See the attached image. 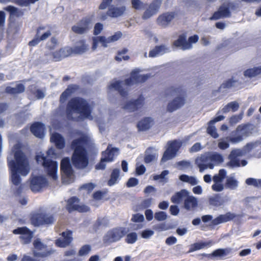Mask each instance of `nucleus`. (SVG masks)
<instances>
[{
	"instance_id": "obj_1",
	"label": "nucleus",
	"mask_w": 261,
	"mask_h": 261,
	"mask_svg": "<svg viewBox=\"0 0 261 261\" xmlns=\"http://www.w3.org/2000/svg\"><path fill=\"white\" fill-rule=\"evenodd\" d=\"M21 144L16 143L12 148L14 160L8 158V165L11 170V191L16 194L21 193L23 186L19 175L27 176L30 172V166L28 159L20 149Z\"/></svg>"
},
{
	"instance_id": "obj_2",
	"label": "nucleus",
	"mask_w": 261,
	"mask_h": 261,
	"mask_svg": "<svg viewBox=\"0 0 261 261\" xmlns=\"http://www.w3.org/2000/svg\"><path fill=\"white\" fill-rule=\"evenodd\" d=\"M88 141V137L82 134L79 138L74 139L71 143V148L74 150L72 155L73 166L80 169H85L89 164V159L85 148Z\"/></svg>"
},
{
	"instance_id": "obj_3",
	"label": "nucleus",
	"mask_w": 261,
	"mask_h": 261,
	"mask_svg": "<svg viewBox=\"0 0 261 261\" xmlns=\"http://www.w3.org/2000/svg\"><path fill=\"white\" fill-rule=\"evenodd\" d=\"M91 108L87 102L82 98H72L68 102L67 116L69 119L76 121H80L84 118L91 119Z\"/></svg>"
},
{
	"instance_id": "obj_4",
	"label": "nucleus",
	"mask_w": 261,
	"mask_h": 261,
	"mask_svg": "<svg viewBox=\"0 0 261 261\" xmlns=\"http://www.w3.org/2000/svg\"><path fill=\"white\" fill-rule=\"evenodd\" d=\"M139 69H134L130 73V77L124 81H116L112 83L109 86L110 89L118 91L122 96H125L128 90V87L135 84L145 82L150 77V74H141Z\"/></svg>"
},
{
	"instance_id": "obj_5",
	"label": "nucleus",
	"mask_w": 261,
	"mask_h": 261,
	"mask_svg": "<svg viewBox=\"0 0 261 261\" xmlns=\"http://www.w3.org/2000/svg\"><path fill=\"white\" fill-rule=\"evenodd\" d=\"M56 156L55 150L52 148L48 150L46 155L40 152L36 156L37 163L43 166L48 174L54 180L57 178V164L56 162L51 161L50 158H56Z\"/></svg>"
},
{
	"instance_id": "obj_6",
	"label": "nucleus",
	"mask_w": 261,
	"mask_h": 261,
	"mask_svg": "<svg viewBox=\"0 0 261 261\" xmlns=\"http://www.w3.org/2000/svg\"><path fill=\"white\" fill-rule=\"evenodd\" d=\"M94 18V14H90L84 17L72 27V31L78 34H83L87 33L92 27Z\"/></svg>"
},
{
	"instance_id": "obj_7",
	"label": "nucleus",
	"mask_w": 261,
	"mask_h": 261,
	"mask_svg": "<svg viewBox=\"0 0 261 261\" xmlns=\"http://www.w3.org/2000/svg\"><path fill=\"white\" fill-rule=\"evenodd\" d=\"M182 144V141L179 140L168 142L167 147L163 154L161 163H164L175 158Z\"/></svg>"
},
{
	"instance_id": "obj_8",
	"label": "nucleus",
	"mask_w": 261,
	"mask_h": 261,
	"mask_svg": "<svg viewBox=\"0 0 261 261\" xmlns=\"http://www.w3.org/2000/svg\"><path fill=\"white\" fill-rule=\"evenodd\" d=\"M61 169L62 172V182L69 184L73 181V171L68 158H64L61 163Z\"/></svg>"
},
{
	"instance_id": "obj_9",
	"label": "nucleus",
	"mask_w": 261,
	"mask_h": 261,
	"mask_svg": "<svg viewBox=\"0 0 261 261\" xmlns=\"http://www.w3.org/2000/svg\"><path fill=\"white\" fill-rule=\"evenodd\" d=\"M125 228L123 227H116L109 231L103 237V242L110 244L119 241L125 234Z\"/></svg>"
},
{
	"instance_id": "obj_10",
	"label": "nucleus",
	"mask_w": 261,
	"mask_h": 261,
	"mask_svg": "<svg viewBox=\"0 0 261 261\" xmlns=\"http://www.w3.org/2000/svg\"><path fill=\"white\" fill-rule=\"evenodd\" d=\"M55 218L50 213L42 212L35 215L32 218V223L36 226L50 224L54 222Z\"/></svg>"
},
{
	"instance_id": "obj_11",
	"label": "nucleus",
	"mask_w": 261,
	"mask_h": 261,
	"mask_svg": "<svg viewBox=\"0 0 261 261\" xmlns=\"http://www.w3.org/2000/svg\"><path fill=\"white\" fill-rule=\"evenodd\" d=\"M195 163L198 167L200 172H203L207 168L213 169L214 167V164L211 162L209 152L204 153L197 156Z\"/></svg>"
},
{
	"instance_id": "obj_12",
	"label": "nucleus",
	"mask_w": 261,
	"mask_h": 261,
	"mask_svg": "<svg viewBox=\"0 0 261 261\" xmlns=\"http://www.w3.org/2000/svg\"><path fill=\"white\" fill-rule=\"evenodd\" d=\"M144 97L140 96L136 100H127L121 105V108L129 112H134L144 106Z\"/></svg>"
},
{
	"instance_id": "obj_13",
	"label": "nucleus",
	"mask_w": 261,
	"mask_h": 261,
	"mask_svg": "<svg viewBox=\"0 0 261 261\" xmlns=\"http://www.w3.org/2000/svg\"><path fill=\"white\" fill-rule=\"evenodd\" d=\"M67 208L69 212L77 211L83 213L88 212L90 210L88 206L81 204L79 199L75 197H73L68 200Z\"/></svg>"
},
{
	"instance_id": "obj_14",
	"label": "nucleus",
	"mask_w": 261,
	"mask_h": 261,
	"mask_svg": "<svg viewBox=\"0 0 261 261\" xmlns=\"http://www.w3.org/2000/svg\"><path fill=\"white\" fill-rule=\"evenodd\" d=\"M126 8L124 5H112L108 9L107 15L101 16L102 20H106L107 16L112 18H117L121 17L125 13Z\"/></svg>"
},
{
	"instance_id": "obj_15",
	"label": "nucleus",
	"mask_w": 261,
	"mask_h": 261,
	"mask_svg": "<svg viewBox=\"0 0 261 261\" xmlns=\"http://www.w3.org/2000/svg\"><path fill=\"white\" fill-rule=\"evenodd\" d=\"M162 0H153L146 7L143 15V19H147L156 14L161 6Z\"/></svg>"
},
{
	"instance_id": "obj_16",
	"label": "nucleus",
	"mask_w": 261,
	"mask_h": 261,
	"mask_svg": "<svg viewBox=\"0 0 261 261\" xmlns=\"http://www.w3.org/2000/svg\"><path fill=\"white\" fill-rule=\"evenodd\" d=\"M51 34L49 29L44 27H40L37 30L35 38L30 41L29 44L31 46H35L40 41L47 39L51 36Z\"/></svg>"
},
{
	"instance_id": "obj_17",
	"label": "nucleus",
	"mask_w": 261,
	"mask_h": 261,
	"mask_svg": "<svg viewBox=\"0 0 261 261\" xmlns=\"http://www.w3.org/2000/svg\"><path fill=\"white\" fill-rule=\"evenodd\" d=\"M46 185V179L43 176H32L31 179L30 188L33 192H39Z\"/></svg>"
},
{
	"instance_id": "obj_18",
	"label": "nucleus",
	"mask_w": 261,
	"mask_h": 261,
	"mask_svg": "<svg viewBox=\"0 0 261 261\" xmlns=\"http://www.w3.org/2000/svg\"><path fill=\"white\" fill-rule=\"evenodd\" d=\"M15 234H20L21 242L23 244L30 243L33 237V233L25 227H18L13 231Z\"/></svg>"
},
{
	"instance_id": "obj_19",
	"label": "nucleus",
	"mask_w": 261,
	"mask_h": 261,
	"mask_svg": "<svg viewBox=\"0 0 261 261\" xmlns=\"http://www.w3.org/2000/svg\"><path fill=\"white\" fill-rule=\"evenodd\" d=\"M185 103V99L182 96H176L169 100L166 106V111L172 113L180 108Z\"/></svg>"
},
{
	"instance_id": "obj_20",
	"label": "nucleus",
	"mask_w": 261,
	"mask_h": 261,
	"mask_svg": "<svg viewBox=\"0 0 261 261\" xmlns=\"http://www.w3.org/2000/svg\"><path fill=\"white\" fill-rule=\"evenodd\" d=\"M72 241V232L67 231L62 233L61 237L56 241V244L58 247L64 248L69 245Z\"/></svg>"
},
{
	"instance_id": "obj_21",
	"label": "nucleus",
	"mask_w": 261,
	"mask_h": 261,
	"mask_svg": "<svg viewBox=\"0 0 261 261\" xmlns=\"http://www.w3.org/2000/svg\"><path fill=\"white\" fill-rule=\"evenodd\" d=\"M230 15L228 6L225 4L221 6L218 10L214 13L213 16L210 18V20H216L223 18L229 17Z\"/></svg>"
},
{
	"instance_id": "obj_22",
	"label": "nucleus",
	"mask_w": 261,
	"mask_h": 261,
	"mask_svg": "<svg viewBox=\"0 0 261 261\" xmlns=\"http://www.w3.org/2000/svg\"><path fill=\"white\" fill-rule=\"evenodd\" d=\"M173 12H167L160 15L157 20V23L163 28L167 27L175 17Z\"/></svg>"
},
{
	"instance_id": "obj_23",
	"label": "nucleus",
	"mask_w": 261,
	"mask_h": 261,
	"mask_svg": "<svg viewBox=\"0 0 261 261\" xmlns=\"http://www.w3.org/2000/svg\"><path fill=\"white\" fill-rule=\"evenodd\" d=\"M244 154H245V153L243 150H240L239 149L232 150L229 155V159L230 160V161L228 163V165L232 167H239L240 166V164L239 160L237 159V157L241 156Z\"/></svg>"
},
{
	"instance_id": "obj_24",
	"label": "nucleus",
	"mask_w": 261,
	"mask_h": 261,
	"mask_svg": "<svg viewBox=\"0 0 261 261\" xmlns=\"http://www.w3.org/2000/svg\"><path fill=\"white\" fill-rule=\"evenodd\" d=\"M33 245L35 249L34 252L35 256L45 257L50 254V253L45 252H37L38 251H43L45 250L46 247V245L43 244L39 239H37L34 241Z\"/></svg>"
},
{
	"instance_id": "obj_25",
	"label": "nucleus",
	"mask_w": 261,
	"mask_h": 261,
	"mask_svg": "<svg viewBox=\"0 0 261 261\" xmlns=\"http://www.w3.org/2000/svg\"><path fill=\"white\" fill-rule=\"evenodd\" d=\"M186 36L185 34L180 35L178 38L173 42L174 45L176 47H180L182 50L192 48V45L186 41Z\"/></svg>"
},
{
	"instance_id": "obj_26",
	"label": "nucleus",
	"mask_w": 261,
	"mask_h": 261,
	"mask_svg": "<svg viewBox=\"0 0 261 261\" xmlns=\"http://www.w3.org/2000/svg\"><path fill=\"white\" fill-rule=\"evenodd\" d=\"M52 128H50V132ZM50 141L54 142L59 149H62L65 146V141L63 137L59 134L50 132Z\"/></svg>"
},
{
	"instance_id": "obj_27",
	"label": "nucleus",
	"mask_w": 261,
	"mask_h": 261,
	"mask_svg": "<svg viewBox=\"0 0 261 261\" xmlns=\"http://www.w3.org/2000/svg\"><path fill=\"white\" fill-rule=\"evenodd\" d=\"M252 130L253 126L251 124L240 125L236 128V133L245 138L252 134Z\"/></svg>"
},
{
	"instance_id": "obj_28",
	"label": "nucleus",
	"mask_w": 261,
	"mask_h": 261,
	"mask_svg": "<svg viewBox=\"0 0 261 261\" xmlns=\"http://www.w3.org/2000/svg\"><path fill=\"white\" fill-rule=\"evenodd\" d=\"M197 198L189 194L184 200V207L188 211H192L197 206Z\"/></svg>"
},
{
	"instance_id": "obj_29",
	"label": "nucleus",
	"mask_w": 261,
	"mask_h": 261,
	"mask_svg": "<svg viewBox=\"0 0 261 261\" xmlns=\"http://www.w3.org/2000/svg\"><path fill=\"white\" fill-rule=\"evenodd\" d=\"M44 126L39 122L33 124L31 127V131L36 137L42 138L44 136Z\"/></svg>"
},
{
	"instance_id": "obj_30",
	"label": "nucleus",
	"mask_w": 261,
	"mask_h": 261,
	"mask_svg": "<svg viewBox=\"0 0 261 261\" xmlns=\"http://www.w3.org/2000/svg\"><path fill=\"white\" fill-rule=\"evenodd\" d=\"M153 124V121L149 117L145 118L140 121L137 125L139 130L145 131L149 129Z\"/></svg>"
},
{
	"instance_id": "obj_31",
	"label": "nucleus",
	"mask_w": 261,
	"mask_h": 261,
	"mask_svg": "<svg viewBox=\"0 0 261 261\" xmlns=\"http://www.w3.org/2000/svg\"><path fill=\"white\" fill-rule=\"evenodd\" d=\"M118 149L117 148H111L110 146H108L106 150L103 152L102 157L105 158L108 162L113 161L114 156L118 153Z\"/></svg>"
},
{
	"instance_id": "obj_32",
	"label": "nucleus",
	"mask_w": 261,
	"mask_h": 261,
	"mask_svg": "<svg viewBox=\"0 0 261 261\" xmlns=\"http://www.w3.org/2000/svg\"><path fill=\"white\" fill-rule=\"evenodd\" d=\"M78 89L79 87L76 85H72L69 86L68 88L61 94L60 96V101L61 102H65L68 97Z\"/></svg>"
},
{
	"instance_id": "obj_33",
	"label": "nucleus",
	"mask_w": 261,
	"mask_h": 261,
	"mask_svg": "<svg viewBox=\"0 0 261 261\" xmlns=\"http://www.w3.org/2000/svg\"><path fill=\"white\" fill-rule=\"evenodd\" d=\"M189 194V192L187 190H182L173 195L171 200L173 203H179L182 199H185Z\"/></svg>"
},
{
	"instance_id": "obj_34",
	"label": "nucleus",
	"mask_w": 261,
	"mask_h": 261,
	"mask_svg": "<svg viewBox=\"0 0 261 261\" xmlns=\"http://www.w3.org/2000/svg\"><path fill=\"white\" fill-rule=\"evenodd\" d=\"M240 107V104L237 101H231L225 106L221 110L223 113H226L230 111L233 112L238 111Z\"/></svg>"
},
{
	"instance_id": "obj_35",
	"label": "nucleus",
	"mask_w": 261,
	"mask_h": 261,
	"mask_svg": "<svg viewBox=\"0 0 261 261\" xmlns=\"http://www.w3.org/2000/svg\"><path fill=\"white\" fill-rule=\"evenodd\" d=\"M88 49V45L84 41L81 40L78 42L74 47V54H82L86 52Z\"/></svg>"
},
{
	"instance_id": "obj_36",
	"label": "nucleus",
	"mask_w": 261,
	"mask_h": 261,
	"mask_svg": "<svg viewBox=\"0 0 261 261\" xmlns=\"http://www.w3.org/2000/svg\"><path fill=\"white\" fill-rule=\"evenodd\" d=\"M25 90L24 86L19 84L15 87L8 86L5 89V92L10 94H16L23 92Z\"/></svg>"
},
{
	"instance_id": "obj_37",
	"label": "nucleus",
	"mask_w": 261,
	"mask_h": 261,
	"mask_svg": "<svg viewBox=\"0 0 261 261\" xmlns=\"http://www.w3.org/2000/svg\"><path fill=\"white\" fill-rule=\"evenodd\" d=\"M238 186V181L233 176L227 177L225 187L230 190H234Z\"/></svg>"
},
{
	"instance_id": "obj_38",
	"label": "nucleus",
	"mask_w": 261,
	"mask_h": 261,
	"mask_svg": "<svg viewBox=\"0 0 261 261\" xmlns=\"http://www.w3.org/2000/svg\"><path fill=\"white\" fill-rule=\"evenodd\" d=\"M231 251V249L230 248L218 249L213 251V252L210 255L214 257H223L229 254Z\"/></svg>"
},
{
	"instance_id": "obj_39",
	"label": "nucleus",
	"mask_w": 261,
	"mask_h": 261,
	"mask_svg": "<svg viewBox=\"0 0 261 261\" xmlns=\"http://www.w3.org/2000/svg\"><path fill=\"white\" fill-rule=\"evenodd\" d=\"M211 163L214 164V166L223 162L222 156L217 152H209Z\"/></svg>"
},
{
	"instance_id": "obj_40",
	"label": "nucleus",
	"mask_w": 261,
	"mask_h": 261,
	"mask_svg": "<svg viewBox=\"0 0 261 261\" xmlns=\"http://www.w3.org/2000/svg\"><path fill=\"white\" fill-rule=\"evenodd\" d=\"M153 148H149L146 151V155L144 158V161L146 163H149L154 161H156L158 158V154L155 153H150L152 150H153Z\"/></svg>"
},
{
	"instance_id": "obj_41",
	"label": "nucleus",
	"mask_w": 261,
	"mask_h": 261,
	"mask_svg": "<svg viewBox=\"0 0 261 261\" xmlns=\"http://www.w3.org/2000/svg\"><path fill=\"white\" fill-rule=\"evenodd\" d=\"M206 132L212 137L216 139L219 136V134L217 132V129L214 123H211V122L209 121L207 123V127L206 129Z\"/></svg>"
},
{
	"instance_id": "obj_42",
	"label": "nucleus",
	"mask_w": 261,
	"mask_h": 261,
	"mask_svg": "<svg viewBox=\"0 0 261 261\" xmlns=\"http://www.w3.org/2000/svg\"><path fill=\"white\" fill-rule=\"evenodd\" d=\"M179 178L181 181L188 182L192 186L196 185L198 183L197 179L194 176L182 174L179 177Z\"/></svg>"
},
{
	"instance_id": "obj_43",
	"label": "nucleus",
	"mask_w": 261,
	"mask_h": 261,
	"mask_svg": "<svg viewBox=\"0 0 261 261\" xmlns=\"http://www.w3.org/2000/svg\"><path fill=\"white\" fill-rule=\"evenodd\" d=\"M226 175V171L223 169H220L218 174H215L213 177V181L222 182Z\"/></svg>"
},
{
	"instance_id": "obj_44",
	"label": "nucleus",
	"mask_w": 261,
	"mask_h": 261,
	"mask_svg": "<svg viewBox=\"0 0 261 261\" xmlns=\"http://www.w3.org/2000/svg\"><path fill=\"white\" fill-rule=\"evenodd\" d=\"M119 173L120 170L118 169H115L113 171L111 174V178L108 181V185L109 186H111L116 182L119 176Z\"/></svg>"
},
{
	"instance_id": "obj_45",
	"label": "nucleus",
	"mask_w": 261,
	"mask_h": 261,
	"mask_svg": "<svg viewBox=\"0 0 261 261\" xmlns=\"http://www.w3.org/2000/svg\"><path fill=\"white\" fill-rule=\"evenodd\" d=\"M218 217L220 222L222 223L233 219L235 217V215L233 213H227L224 215H221Z\"/></svg>"
},
{
	"instance_id": "obj_46",
	"label": "nucleus",
	"mask_w": 261,
	"mask_h": 261,
	"mask_svg": "<svg viewBox=\"0 0 261 261\" xmlns=\"http://www.w3.org/2000/svg\"><path fill=\"white\" fill-rule=\"evenodd\" d=\"M4 10L9 12L12 15L20 16L22 15V12L20 10L13 6H8L5 8Z\"/></svg>"
},
{
	"instance_id": "obj_47",
	"label": "nucleus",
	"mask_w": 261,
	"mask_h": 261,
	"mask_svg": "<svg viewBox=\"0 0 261 261\" xmlns=\"http://www.w3.org/2000/svg\"><path fill=\"white\" fill-rule=\"evenodd\" d=\"M245 182L247 185L249 186H253L255 187L260 188L261 187V179H256L253 178H247Z\"/></svg>"
},
{
	"instance_id": "obj_48",
	"label": "nucleus",
	"mask_w": 261,
	"mask_h": 261,
	"mask_svg": "<svg viewBox=\"0 0 261 261\" xmlns=\"http://www.w3.org/2000/svg\"><path fill=\"white\" fill-rule=\"evenodd\" d=\"M91 250V247L90 245H85L80 248L78 254L80 256H86L89 253Z\"/></svg>"
},
{
	"instance_id": "obj_49",
	"label": "nucleus",
	"mask_w": 261,
	"mask_h": 261,
	"mask_svg": "<svg viewBox=\"0 0 261 261\" xmlns=\"http://www.w3.org/2000/svg\"><path fill=\"white\" fill-rule=\"evenodd\" d=\"M225 185L222 182L214 181V184L212 186V189L214 191L220 192L225 189Z\"/></svg>"
},
{
	"instance_id": "obj_50",
	"label": "nucleus",
	"mask_w": 261,
	"mask_h": 261,
	"mask_svg": "<svg viewBox=\"0 0 261 261\" xmlns=\"http://www.w3.org/2000/svg\"><path fill=\"white\" fill-rule=\"evenodd\" d=\"M154 218L158 221H163L167 219L168 216L166 212L160 211L154 214Z\"/></svg>"
},
{
	"instance_id": "obj_51",
	"label": "nucleus",
	"mask_w": 261,
	"mask_h": 261,
	"mask_svg": "<svg viewBox=\"0 0 261 261\" xmlns=\"http://www.w3.org/2000/svg\"><path fill=\"white\" fill-rule=\"evenodd\" d=\"M132 7L136 10H141L144 8L145 4L141 0H132Z\"/></svg>"
},
{
	"instance_id": "obj_52",
	"label": "nucleus",
	"mask_w": 261,
	"mask_h": 261,
	"mask_svg": "<svg viewBox=\"0 0 261 261\" xmlns=\"http://www.w3.org/2000/svg\"><path fill=\"white\" fill-rule=\"evenodd\" d=\"M168 174L169 171L164 170L161 173V174L154 175L153 176V179L155 180L161 179V181L166 182L167 181V179L165 178V176H166Z\"/></svg>"
},
{
	"instance_id": "obj_53",
	"label": "nucleus",
	"mask_w": 261,
	"mask_h": 261,
	"mask_svg": "<svg viewBox=\"0 0 261 261\" xmlns=\"http://www.w3.org/2000/svg\"><path fill=\"white\" fill-rule=\"evenodd\" d=\"M244 138L239 134L235 133L234 136H232L229 138V140L232 143H238L243 140Z\"/></svg>"
},
{
	"instance_id": "obj_54",
	"label": "nucleus",
	"mask_w": 261,
	"mask_h": 261,
	"mask_svg": "<svg viewBox=\"0 0 261 261\" xmlns=\"http://www.w3.org/2000/svg\"><path fill=\"white\" fill-rule=\"evenodd\" d=\"M137 234L135 232L128 234L125 238V241L128 244H133L137 240Z\"/></svg>"
},
{
	"instance_id": "obj_55",
	"label": "nucleus",
	"mask_w": 261,
	"mask_h": 261,
	"mask_svg": "<svg viewBox=\"0 0 261 261\" xmlns=\"http://www.w3.org/2000/svg\"><path fill=\"white\" fill-rule=\"evenodd\" d=\"M238 82L237 80L232 78L223 83L222 85V86L223 88H229L232 87L236 86L238 84Z\"/></svg>"
},
{
	"instance_id": "obj_56",
	"label": "nucleus",
	"mask_w": 261,
	"mask_h": 261,
	"mask_svg": "<svg viewBox=\"0 0 261 261\" xmlns=\"http://www.w3.org/2000/svg\"><path fill=\"white\" fill-rule=\"evenodd\" d=\"M98 39L99 41V43L104 47H107L109 44L112 43L110 37L99 36L98 37Z\"/></svg>"
},
{
	"instance_id": "obj_57",
	"label": "nucleus",
	"mask_w": 261,
	"mask_h": 261,
	"mask_svg": "<svg viewBox=\"0 0 261 261\" xmlns=\"http://www.w3.org/2000/svg\"><path fill=\"white\" fill-rule=\"evenodd\" d=\"M61 51L62 52V56L64 58L74 54V48H72L69 47H67L61 49Z\"/></svg>"
},
{
	"instance_id": "obj_58",
	"label": "nucleus",
	"mask_w": 261,
	"mask_h": 261,
	"mask_svg": "<svg viewBox=\"0 0 261 261\" xmlns=\"http://www.w3.org/2000/svg\"><path fill=\"white\" fill-rule=\"evenodd\" d=\"M243 116V113L232 116L229 119V123L232 125L237 123L242 120Z\"/></svg>"
},
{
	"instance_id": "obj_59",
	"label": "nucleus",
	"mask_w": 261,
	"mask_h": 261,
	"mask_svg": "<svg viewBox=\"0 0 261 261\" xmlns=\"http://www.w3.org/2000/svg\"><path fill=\"white\" fill-rule=\"evenodd\" d=\"M218 146L220 149L224 150L229 147V144L225 139L222 138L219 140Z\"/></svg>"
},
{
	"instance_id": "obj_60",
	"label": "nucleus",
	"mask_w": 261,
	"mask_h": 261,
	"mask_svg": "<svg viewBox=\"0 0 261 261\" xmlns=\"http://www.w3.org/2000/svg\"><path fill=\"white\" fill-rule=\"evenodd\" d=\"M210 204L211 205L219 206L222 204V202L218 197H214L210 198Z\"/></svg>"
},
{
	"instance_id": "obj_61",
	"label": "nucleus",
	"mask_w": 261,
	"mask_h": 261,
	"mask_svg": "<svg viewBox=\"0 0 261 261\" xmlns=\"http://www.w3.org/2000/svg\"><path fill=\"white\" fill-rule=\"evenodd\" d=\"M244 75L245 76L248 77H252L257 75L255 67L245 70L244 72Z\"/></svg>"
},
{
	"instance_id": "obj_62",
	"label": "nucleus",
	"mask_w": 261,
	"mask_h": 261,
	"mask_svg": "<svg viewBox=\"0 0 261 261\" xmlns=\"http://www.w3.org/2000/svg\"><path fill=\"white\" fill-rule=\"evenodd\" d=\"M203 147L200 143L197 142L195 143L189 150L190 153L197 152L201 150Z\"/></svg>"
},
{
	"instance_id": "obj_63",
	"label": "nucleus",
	"mask_w": 261,
	"mask_h": 261,
	"mask_svg": "<svg viewBox=\"0 0 261 261\" xmlns=\"http://www.w3.org/2000/svg\"><path fill=\"white\" fill-rule=\"evenodd\" d=\"M155 47L157 48L158 53H159L161 55L169 51V48L165 45L156 46Z\"/></svg>"
},
{
	"instance_id": "obj_64",
	"label": "nucleus",
	"mask_w": 261,
	"mask_h": 261,
	"mask_svg": "<svg viewBox=\"0 0 261 261\" xmlns=\"http://www.w3.org/2000/svg\"><path fill=\"white\" fill-rule=\"evenodd\" d=\"M154 234V231L152 230L146 229L142 231L141 236L143 238L148 239Z\"/></svg>"
}]
</instances>
